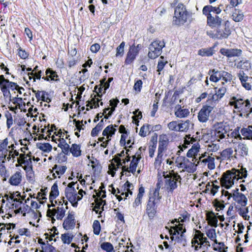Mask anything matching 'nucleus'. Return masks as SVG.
Masks as SVG:
<instances>
[{
    "label": "nucleus",
    "instance_id": "nucleus-26",
    "mask_svg": "<svg viewBox=\"0 0 252 252\" xmlns=\"http://www.w3.org/2000/svg\"><path fill=\"white\" fill-rule=\"evenodd\" d=\"M59 141L58 147L61 148L62 152L64 154L67 155L70 151L69 145L66 143L65 140L63 138H60Z\"/></svg>",
    "mask_w": 252,
    "mask_h": 252
},
{
    "label": "nucleus",
    "instance_id": "nucleus-18",
    "mask_svg": "<svg viewBox=\"0 0 252 252\" xmlns=\"http://www.w3.org/2000/svg\"><path fill=\"white\" fill-rule=\"evenodd\" d=\"M28 157H30V156L25 154H20L19 158H17V161L19 164H17L16 166H18L19 165L22 166V164H24L25 166L23 167L24 170H26L27 166H31L32 164V160L31 158H27Z\"/></svg>",
    "mask_w": 252,
    "mask_h": 252
},
{
    "label": "nucleus",
    "instance_id": "nucleus-62",
    "mask_svg": "<svg viewBox=\"0 0 252 252\" xmlns=\"http://www.w3.org/2000/svg\"><path fill=\"white\" fill-rule=\"evenodd\" d=\"M221 78H223V80H224L225 81H230L232 79V76L231 75L225 71H221Z\"/></svg>",
    "mask_w": 252,
    "mask_h": 252
},
{
    "label": "nucleus",
    "instance_id": "nucleus-36",
    "mask_svg": "<svg viewBox=\"0 0 252 252\" xmlns=\"http://www.w3.org/2000/svg\"><path fill=\"white\" fill-rule=\"evenodd\" d=\"M59 194L58 186L57 184L55 183L51 188V190L50 193V199L52 200L55 199L59 195Z\"/></svg>",
    "mask_w": 252,
    "mask_h": 252
},
{
    "label": "nucleus",
    "instance_id": "nucleus-27",
    "mask_svg": "<svg viewBox=\"0 0 252 252\" xmlns=\"http://www.w3.org/2000/svg\"><path fill=\"white\" fill-rule=\"evenodd\" d=\"M237 67L245 71L249 70L251 68V63L248 60H242L236 64Z\"/></svg>",
    "mask_w": 252,
    "mask_h": 252
},
{
    "label": "nucleus",
    "instance_id": "nucleus-43",
    "mask_svg": "<svg viewBox=\"0 0 252 252\" xmlns=\"http://www.w3.org/2000/svg\"><path fill=\"white\" fill-rule=\"evenodd\" d=\"M212 215H209L207 216L208 220L209 222V223L211 225L217 227L218 225V219L217 217L214 216V214L213 212H211Z\"/></svg>",
    "mask_w": 252,
    "mask_h": 252
},
{
    "label": "nucleus",
    "instance_id": "nucleus-11",
    "mask_svg": "<svg viewBox=\"0 0 252 252\" xmlns=\"http://www.w3.org/2000/svg\"><path fill=\"white\" fill-rule=\"evenodd\" d=\"M207 17V25L212 28H219L221 24L222 20L217 15H205Z\"/></svg>",
    "mask_w": 252,
    "mask_h": 252
},
{
    "label": "nucleus",
    "instance_id": "nucleus-20",
    "mask_svg": "<svg viewBox=\"0 0 252 252\" xmlns=\"http://www.w3.org/2000/svg\"><path fill=\"white\" fill-rule=\"evenodd\" d=\"M75 224L74 215L69 213L63 223V228L66 230L71 228Z\"/></svg>",
    "mask_w": 252,
    "mask_h": 252
},
{
    "label": "nucleus",
    "instance_id": "nucleus-31",
    "mask_svg": "<svg viewBox=\"0 0 252 252\" xmlns=\"http://www.w3.org/2000/svg\"><path fill=\"white\" fill-rule=\"evenodd\" d=\"M241 133L244 136V139H252V126H250L247 128H243L241 130Z\"/></svg>",
    "mask_w": 252,
    "mask_h": 252
},
{
    "label": "nucleus",
    "instance_id": "nucleus-4",
    "mask_svg": "<svg viewBox=\"0 0 252 252\" xmlns=\"http://www.w3.org/2000/svg\"><path fill=\"white\" fill-rule=\"evenodd\" d=\"M227 132L228 128L224 124L217 123L213 126L211 132V139L214 140V142H220L226 135L228 136Z\"/></svg>",
    "mask_w": 252,
    "mask_h": 252
},
{
    "label": "nucleus",
    "instance_id": "nucleus-35",
    "mask_svg": "<svg viewBox=\"0 0 252 252\" xmlns=\"http://www.w3.org/2000/svg\"><path fill=\"white\" fill-rule=\"evenodd\" d=\"M74 157H79L81 154V151L80 147L79 145L73 144L72 145L71 147L70 148L69 151Z\"/></svg>",
    "mask_w": 252,
    "mask_h": 252
},
{
    "label": "nucleus",
    "instance_id": "nucleus-34",
    "mask_svg": "<svg viewBox=\"0 0 252 252\" xmlns=\"http://www.w3.org/2000/svg\"><path fill=\"white\" fill-rule=\"evenodd\" d=\"M103 120H101L96 126L93 128L91 131V135L93 137L96 136L98 135V132L102 129L103 127Z\"/></svg>",
    "mask_w": 252,
    "mask_h": 252
},
{
    "label": "nucleus",
    "instance_id": "nucleus-55",
    "mask_svg": "<svg viewBox=\"0 0 252 252\" xmlns=\"http://www.w3.org/2000/svg\"><path fill=\"white\" fill-rule=\"evenodd\" d=\"M149 125H143L140 129L139 135L142 137L146 136L149 130Z\"/></svg>",
    "mask_w": 252,
    "mask_h": 252
},
{
    "label": "nucleus",
    "instance_id": "nucleus-45",
    "mask_svg": "<svg viewBox=\"0 0 252 252\" xmlns=\"http://www.w3.org/2000/svg\"><path fill=\"white\" fill-rule=\"evenodd\" d=\"M168 127L170 130L179 131V122L177 121H172L168 124Z\"/></svg>",
    "mask_w": 252,
    "mask_h": 252
},
{
    "label": "nucleus",
    "instance_id": "nucleus-39",
    "mask_svg": "<svg viewBox=\"0 0 252 252\" xmlns=\"http://www.w3.org/2000/svg\"><path fill=\"white\" fill-rule=\"evenodd\" d=\"M213 206L215 207L216 210L217 211H220V210H221L223 209V208L225 207V205L224 204V201H219L217 199H215L213 201Z\"/></svg>",
    "mask_w": 252,
    "mask_h": 252
},
{
    "label": "nucleus",
    "instance_id": "nucleus-19",
    "mask_svg": "<svg viewBox=\"0 0 252 252\" xmlns=\"http://www.w3.org/2000/svg\"><path fill=\"white\" fill-rule=\"evenodd\" d=\"M22 173L21 171H17L11 175L8 182L12 186H17L20 184L22 180Z\"/></svg>",
    "mask_w": 252,
    "mask_h": 252
},
{
    "label": "nucleus",
    "instance_id": "nucleus-16",
    "mask_svg": "<svg viewBox=\"0 0 252 252\" xmlns=\"http://www.w3.org/2000/svg\"><path fill=\"white\" fill-rule=\"evenodd\" d=\"M157 202L156 198L149 197L146 208V212L149 217H153L155 215L157 209L156 204Z\"/></svg>",
    "mask_w": 252,
    "mask_h": 252
},
{
    "label": "nucleus",
    "instance_id": "nucleus-38",
    "mask_svg": "<svg viewBox=\"0 0 252 252\" xmlns=\"http://www.w3.org/2000/svg\"><path fill=\"white\" fill-rule=\"evenodd\" d=\"M45 73L47 76L49 75V77L51 80L57 81L59 80L58 79V75H57V72L53 70L52 69L48 68Z\"/></svg>",
    "mask_w": 252,
    "mask_h": 252
},
{
    "label": "nucleus",
    "instance_id": "nucleus-30",
    "mask_svg": "<svg viewBox=\"0 0 252 252\" xmlns=\"http://www.w3.org/2000/svg\"><path fill=\"white\" fill-rule=\"evenodd\" d=\"M233 151L231 148H226L220 153L223 159H230L233 157Z\"/></svg>",
    "mask_w": 252,
    "mask_h": 252
},
{
    "label": "nucleus",
    "instance_id": "nucleus-6",
    "mask_svg": "<svg viewBox=\"0 0 252 252\" xmlns=\"http://www.w3.org/2000/svg\"><path fill=\"white\" fill-rule=\"evenodd\" d=\"M165 46L163 41L157 39L150 45L149 51L148 54V57L152 59L158 57L161 53L162 49Z\"/></svg>",
    "mask_w": 252,
    "mask_h": 252
},
{
    "label": "nucleus",
    "instance_id": "nucleus-48",
    "mask_svg": "<svg viewBox=\"0 0 252 252\" xmlns=\"http://www.w3.org/2000/svg\"><path fill=\"white\" fill-rule=\"evenodd\" d=\"M96 95L94 96V97H93L91 100L89 102V103L86 105L87 107L89 106L90 105V109H92L93 107V106H94V108H97L99 107L98 102L100 100L98 98H96V100H95Z\"/></svg>",
    "mask_w": 252,
    "mask_h": 252
},
{
    "label": "nucleus",
    "instance_id": "nucleus-14",
    "mask_svg": "<svg viewBox=\"0 0 252 252\" xmlns=\"http://www.w3.org/2000/svg\"><path fill=\"white\" fill-rule=\"evenodd\" d=\"M235 154L234 157L237 159L239 157H245L248 155V148L246 144L240 143L235 149Z\"/></svg>",
    "mask_w": 252,
    "mask_h": 252
},
{
    "label": "nucleus",
    "instance_id": "nucleus-37",
    "mask_svg": "<svg viewBox=\"0 0 252 252\" xmlns=\"http://www.w3.org/2000/svg\"><path fill=\"white\" fill-rule=\"evenodd\" d=\"M73 238V235L69 233L63 234L61 235V239L64 244H70Z\"/></svg>",
    "mask_w": 252,
    "mask_h": 252
},
{
    "label": "nucleus",
    "instance_id": "nucleus-9",
    "mask_svg": "<svg viewBox=\"0 0 252 252\" xmlns=\"http://www.w3.org/2000/svg\"><path fill=\"white\" fill-rule=\"evenodd\" d=\"M65 195L68 201L75 207L77 206V202L82 199L77 194V191L74 188H66L65 189Z\"/></svg>",
    "mask_w": 252,
    "mask_h": 252
},
{
    "label": "nucleus",
    "instance_id": "nucleus-29",
    "mask_svg": "<svg viewBox=\"0 0 252 252\" xmlns=\"http://www.w3.org/2000/svg\"><path fill=\"white\" fill-rule=\"evenodd\" d=\"M24 199V197L21 196L19 198L14 199V202H12V205L13 207L16 209V213H19L21 212L22 207L21 205L23 203L22 200Z\"/></svg>",
    "mask_w": 252,
    "mask_h": 252
},
{
    "label": "nucleus",
    "instance_id": "nucleus-12",
    "mask_svg": "<svg viewBox=\"0 0 252 252\" xmlns=\"http://www.w3.org/2000/svg\"><path fill=\"white\" fill-rule=\"evenodd\" d=\"M199 161L204 165H207L208 168L210 170L215 168V158L211 156L208 155L206 153H204L199 158Z\"/></svg>",
    "mask_w": 252,
    "mask_h": 252
},
{
    "label": "nucleus",
    "instance_id": "nucleus-53",
    "mask_svg": "<svg viewBox=\"0 0 252 252\" xmlns=\"http://www.w3.org/2000/svg\"><path fill=\"white\" fill-rule=\"evenodd\" d=\"M94 232L96 235H98L100 231V225L98 220H95L93 223Z\"/></svg>",
    "mask_w": 252,
    "mask_h": 252
},
{
    "label": "nucleus",
    "instance_id": "nucleus-1",
    "mask_svg": "<svg viewBox=\"0 0 252 252\" xmlns=\"http://www.w3.org/2000/svg\"><path fill=\"white\" fill-rule=\"evenodd\" d=\"M247 170L241 167L240 169L234 168L224 172L220 179L221 185L226 189H229L239 179L247 177Z\"/></svg>",
    "mask_w": 252,
    "mask_h": 252
},
{
    "label": "nucleus",
    "instance_id": "nucleus-61",
    "mask_svg": "<svg viewBox=\"0 0 252 252\" xmlns=\"http://www.w3.org/2000/svg\"><path fill=\"white\" fill-rule=\"evenodd\" d=\"M32 211V208L27 204L23 203V207H22L21 213H23V216L26 215V213H29Z\"/></svg>",
    "mask_w": 252,
    "mask_h": 252
},
{
    "label": "nucleus",
    "instance_id": "nucleus-41",
    "mask_svg": "<svg viewBox=\"0 0 252 252\" xmlns=\"http://www.w3.org/2000/svg\"><path fill=\"white\" fill-rule=\"evenodd\" d=\"M61 206V207H58L56 212L53 214V215H55V214H57V219L58 220H62L65 215V211L63 209V204H62Z\"/></svg>",
    "mask_w": 252,
    "mask_h": 252
},
{
    "label": "nucleus",
    "instance_id": "nucleus-59",
    "mask_svg": "<svg viewBox=\"0 0 252 252\" xmlns=\"http://www.w3.org/2000/svg\"><path fill=\"white\" fill-rule=\"evenodd\" d=\"M186 231V229L184 228V230L179 235H176L177 236L175 237V240L178 243H181L186 240L185 236L184 234Z\"/></svg>",
    "mask_w": 252,
    "mask_h": 252
},
{
    "label": "nucleus",
    "instance_id": "nucleus-21",
    "mask_svg": "<svg viewBox=\"0 0 252 252\" xmlns=\"http://www.w3.org/2000/svg\"><path fill=\"white\" fill-rule=\"evenodd\" d=\"M175 115L177 117L182 118L188 116L189 111L188 109H182L181 105H178L175 107Z\"/></svg>",
    "mask_w": 252,
    "mask_h": 252
},
{
    "label": "nucleus",
    "instance_id": "nucleus-22",
    "mask_svg": "<svg viewBox=\"0 0 252 252\" xmlns=\"http://www.w3.org/2000/svg\"><path fill=\"white\" fill-rule=\"evenodd\" d=\"M193 124L189 120L179 122V131H187L193 128Z\"/></svg>",
    "mask_w": 252,
    "mask_h": 252
},
{
    "label": "nucleus",
    "instance_id": "nucleus-64",
    "mask_svg": "<svg viewBox=\"0 0 252 252\" xmlns=\"http://www.w3.org/2000/svg\"><path fill=\"white\" fill-rule=\"evenodd\" d=\"M232 16H233V19L235 22H240L243 19L244 15H243V13H234L233 14Z\"/></svg>",
    "mask_w": 252,
    "mask_h": 252
},
{
    "label": "nucleus",
    "instance_id": "nucleus-58",
    "mask_svg": "<svg viewBox=\"0 0 252 252\" xmlns=\"http://www.w3.org/2000/svg\"><path fill=\"white\" fill-rule=\"evenodd\" d=\"M19 155V153L16 150L14 151L11 150L7 152V156L6 157V159L7 160L9 161L11 158H15V157L18 156Z\"/></svg>",
    "mask_w": 252,
    "mask_h": 252
},
{
    "label": "nucleus",
    "instance_id": "nucleus-28",
    "mask_svg": "<svg viewBox=\"0 0 252 252\" xmlns=\"http://www.w3.org/2000/svg\"><path fill=\"white\" fill-rule=\"evenodd\" d=\"M8 141L7 138L4 139L0 143V152H1L2 155L3 156L4 159H6V157L7 156V152H8Z\"/></svg>",
    "mask_w": 252,
    "mask_h": 252
},
{
    "label": "nucleus",
    "instance_id": "nucleus-7",
    "mask_svg": "<svg viewBox=\"0 0 252 252\" xmlns=\"http://www.w3.org/2000/svg\"><path fill=\"white\" fill-rule=\"evenodd\" d=\"M169 143V138L166 134H161L159 136L158 153L157 157L156 158L157 162H161L163 153L167 150V146Z\"/></svg>",
    "mask_w": 252,
    "mask_h": 252
},
{
    "label": "nucleus",
    "instance_id": "nucleus-60",
    "mask_svg": "<svg viewBox=\"0 0 252 252\" xmlns=\"http://www.w3.org/2000/svg\"><path fill=\"white\" fill-rule=\"evenodd\" d=\"M6 118V125L8 128H10V127L13 124V119L12 115L9 112H7V113L5 114V115Z\"/></svg>",
    "mask_w": 252,
    "mask_h": 252
},
{
    "label": "nucleus",
    "instance_id": "nucleus-5",
    "mask_svg": "<svg viewBox=\"0 0 252 252\" xmlns=\"http://www.w3.org/2000/svg\"><path fill=\"white\" fill-rule=\"evenodd\" d=\"M165 179L164 188L168 192L172 193L173 190L177 188V182L179 180L181 182V177L177 173L173 170L171 171L169 174L163 175Z\"/></svg>",
    "mask_w": 252,
    "mask_h": 252
},
{
    "label": "nucleus",
    "instance_id": "nucleus-47",
    "mask_svg": "<svg viewBox=\"0 0 252 252\" xmlns=\"http://www.w3.org/2000/svg\"><path fill=\"white\" fill-rule=\"evenodd\" d=\"M167 63V61L164 60V57L160 56V60L158 61L157 66V71L160 72Z\"/></svg>",
    "mask_w": 252,
    "mask_h": 252
},
{
    "label": "nucleus",
    "instance_id": "nucleus-33",
    "mask_svg": "<svg viewBox=\"0 0 252 252\" xmlns=\"http://www.w3.org/2000/svg\"><path fill=\"white\" fill-rule=\"evenodd\" d=\"M36 146L39 149L45 153L50 152L52 149V146L48 143H38L36 144Z\"/></svg>",
    "mask_w": 252,
    "mask_h": 252
},
{
    "label": "nucleus",
    "instance_id": "nucleus-52",
    "mask_svg": "<svg viewBox=\"0 0 252 252\" xmlns=\"http://www.w3.org/2000/svg\"><path fill=\"white\" fill-rule=\"evenodd\" d=\"M50 232V234H49L48 233H45V235H46V238L48 239L50 241H51L53 240V237H54L55 235L58 234V231L57 229V228L55 227H54L51 230Z\"/></svg>",
    "mask_w": 252,
    "mask_h": 252
},
{
    "label": "nucleus",
    "instance_id": "nucleus-8",
    "mask_svg": "<svg viewBox=\"0 0 252 252\" xmlns=\"http://www.w3.org/2000/svg\"><path fill=\"white\" fill-rule=\"evenodd\" d=\"M214 105L212 104L210 105L208 104L202 106L198 113V119L200 122L206 123L208 120L209 116L214 108Z\"/></svg>",
    "mask_w": 252,
    "mask_h": 252
},
{
    "label": "nucleus",
    "instance_id": "nucleus-24",
    "mask_svg": "<svg viewBox=\"0 0 252 252\" xmlns=\"http://www.w3.org/2000/svg\"><path fill=\"white\" fill-rule=\"evenodd\" d=\"M184 168L181 172H184L185 170L189 173H193L195 170V166L193 163L189 161L188 159H184L183 162Z\"/></svg>",
    "mask_w": 252,
    "mask_h": 252
},
{
    "label": "nucleus",
    "instance_id": "nucleus-46",
    "mask_svg": "<svg viewBox=\"0 0 252 252\" xmlns=\"http://www.w3.org/2000/svg\"><path fill=\"white\" fill-rule=\"evenodd\" d=\"M101 248L107 252H111L113 250V245L109 242H103L100 245Z\"/></svg>",
    "mask_w": 252,
    "mask_h": 252
},
{
    "label": "nucleus",
    "instance_id": "nucleus-51",
    "mask_svg": "<svg viewBox=\"0 0 252 252\" xmlns=\"http://www.w3.org/2000/svg\"><path fill=\"white\" fill-rule=\"evenodd\" d=\"M172 228L174 229V234L179 235L185 228L183 224L179 223L178 225L173 227Z\"/></svg>",
    "mask_w": 252,
    "mask_h": 252
},
{
    "label": "nucleus",
    "instance_id": "nucleus-63",
    "mask_svg": "<svg viewBox=\"0 0 252 252\" xmlns=\"http://www.w3.org/2000/svg\"><path fill=\"white\" fill-rule=\"evenodd\" d=\"M8 88L10 89L12 91L16 90L19 89V86L17 83L8 81V83L6 84Z\"/></svg>",
    "mask_w": 252,
    "mask_h": 252
},
{
    "label": "nucleus",
    "instance_id": "nucleus-15",
    "mask_svg": "<svg viewBox=\"0 0 252 252\" xmlns=\"http://www.w3.org/2000/svg\"><path fill=\"white\" fill-rule=\"evenodd\" d=\"M233 198L235 201L242 207L245 206L247 204V197L244 194L239 192L238 189H236L233 190Z\"/></svg>",
    "mask_w": 252,
    "mask_h": 252
},
{
    "label": "nucleus",
    "instance_id": "nucleus-54",
    "mask_svg": "<svg viewBox=\"0 0 252 252\" xmlns=\"http://www.w3.org/2000/svg\"><path fill=\"white\" fill-rule=\"evenodd\" d=\"M242 50L238 49H230V57H239L242 54Z\"/></svg>",
    "mask_w": 252,
    "mask_h": 252
},
{
    "label": "nucleus",
    "instance_id": "nucleus-49",
    "mask_svg": "<svg viewBox=\"0 0 252 252\" xmlns=\"http://www.w3.org/2000/svg\"><path fill=\"white\" fill-rule=\"evenodd\" d=\"M207 236L212 240H214L216 243H217L216 238V233L215 229H210L207 230L206 232Z\"/></svg>",
    "mask_w": 252,
    "mask_h": 252
},
{
    "label": "nucleus",
    "instance_id": "nucleus-32",
    "mask_svg": "<svg viewBox=\"0 0 252 252\" xmlns=\"http://www.w3.org/2000/svg\"><path fill=\"white\" fill-rule=\"evenodd\" d=\"M145 189L144 187L141 186L139 189V192L137 194V196L135 199V201L133 204L134 207H136L141 204V200L142 198Z\"/></svg>",
    "mask_w": 252,
    "mask_h": 252
},
{
    "label": "nucleus",
    "instance_id": "nucleus-50",
    "mask_svg": "<svg viewBox=\"0 0 252 252\" xmlns=\"http://www.w3.org/2000/svg\"><path fill=\"white\" fill-rule=\"evenodd\" d=\"M159 183L157 184V188L155 189L152 196L149 197H155L156 198V201H159L161 199V196L159 195V189H160Z\"/></svg>",
    "mask_w": 252,
    "mask_h": 252
},
{
    "label": "nucleus",
    "instance_id": "nucleus-3",
    "mask_svg": "<svg viewBox=\"0 0 252 252\" xmlns=\"http://www.w3.org/2000/svg\"><path fill=\"white\" fill-rule=\"evenodd\" d=\"M229 104L234 106L238 111L245 113L247 117L252 112V106L248 99L244 100L237 96H233L231 98Z\"/></svg>",
    "mask_w": 252,
    "mask_h": 252
},
{
    "label": "nucleus",
    "instance_id": "nucleus-57",
    "mask_svg": "<svg viewBox=\"0 0 252 252\" xmlns=\"http://www.w3.org/2000/svg\"><path fill=\"white\" fill-rule=\"evenodd\" d=\"M42 250L40 252H57L56 249L52 245L47 244L42 247Z\"/></svg>",
    "mask_w": 252,
    "mask_h": 252
},
{
    "label": "nucleus",
    "instance_id": "nucleus-25",
    "mask_svg": "<svg viewBox=\"0 0 252 252\" xmlns=\"http://www.w3.org/2000/svg\"><path fill=\"white\" fill-rule=\"evenodd\" d=\"M209 74H210V80L213 82H217L221 78V71L215 69L210 70Z\"/></svg>",
    "mask_w": 252,
    "mask_h": 252
},
{
    "label": "nucleus",
    "instance_id": "nucleus-13",
    "mask_svg": "<svg viewBox=\"0 0 252 252\" xmlns=\"http://www.w3.org/2000/svg\"><path fill=\"white\" fill-rule=\"evenodd\" d=\"M217 29L216 36L218 39L227 38L231 34V31L228 25V21L225 22L223 29H220L219 28H217Z\"/></svg>",
    "mask_w": 252,
    "mask_h": 252
},
{
    "label": "nucleus",
    "instance_id": "nucleus-17",
    "mask_svg": "<svg viewBox=\"0 0 252 252\" xmlns=\"http://www.w3.org/2000/svg\"><path fill=\"white\" fill-rule=\"evenodd\" d=\"M222 5L221 4L218 7L213 6L212 5H208L205 6L202 9V13L203 15H209V14H213L211 13L213 12L215 15H217L220 14L221 11V9L220 7Z\"/></svg>",
    "mask_w": 252,
    "mask_h": 252
},
{
    "label": "nucleus",
    "instance_id": "nucleus-40",
    "mask_svg": "<svg viewBox=\"0 0 252 252\" xmlns=\"http://www.w3.org/2000/svg\"><path fill=\"white\" fill-rule=\"evenodd\" d=\"M220 149V145L217 142H214V140L212 142L207 145V150L209 152H216Z\"/></svg>",
    "mask_w": 252,
    "mask_h": 252
},
{
    "label": "nucleus",
    "instance_id": "nucleus-2",
    "mask_svg": "<svg viewBox=\"0 0 252 252\" xmlns=\"http://www.w3.org/2000/svg\"><path fill=\"white\" fill-rule=\"evenodd\" d=\"M189 16V14L187 11L185 6L182 3H179L175 8L172 24L177 26L184 25L187 22Z\"/></svg>",
    "mask_w": 252,
    "mask_h": 252
},
{
    "label": "nucleus",
    "instance_id": "nucleus-10",
    "mask_svg": "<svg viewBox=\"0 0 252 252\" xmlns=\"http://www.w3.org/2000/svg\"><path fill=\"white\" fill-rule=\"evenodd\" d=\"M141 47V46L140 44H138L137 46L132 45L130 47L129 51L126 54V59L125 61V64H130L134 61L136 56L139 53Z\"/></svg>",
    "mask_w": 252,
    "mask_h": 252
},
{
    "label": "nucleus",
    "instance_id": "nucleus-23",
    "mask_svg": "<svg viewBox=\"0 0 252 252\" xmlns=\"http://www.w3.org/2000/svg\"><path fill=\"white\" fill-rule=\"evenodd\" d=\"M117 126L115 125H109L107 126L103 131L102 135L107 137L108 139H110L111 137L113 136L115 133L116 129L115 128Z\"/></svg>",
    "mask_w": 252,
    "mask_h": 252
},
{
    "label": "nucleus",
    "instance_id": "nucleus-44",
    "mask_svg": "<svg viewBox=\"0 0 252 252\" xmlns=\"http://www.w3.org/2000/svg\"><path fill=\"white\" fill-rule=\"evenodd\" d=\"M213 50L211 48L202 49L198 51V55L201 56H210L213 55Z\"/></svg>",
    "mask_w": 252,
    "mask_h": 252
},
{
    "label": "nucleus",
    "instance_id": "nucleus-42",
    "mask_svg": "<svg viewBox=\"0 0 252 252\" xmlns=\"http://www.w3.org/2000/svg\"><path fill=\"white\" fill-rule=\"evenodd\" d=\"M66 168L65 166H58L56 164L53 168V170H55L57 175H62L64 173Z\"/></svg>",
    "mask_w": 252,
    "mask_h": 252
},
{
    "label": "nucleus",
    "instance_id": "nucleus-56",
    "mask_svg": "<svg viewBox=\"0 0 252 252\" xmlns=\"http://www.w3.org/2000/svg\"><path fill=\"white\" fill-rule=\"evenodd\" d=\"M125 43L124 42H122L120 45L117 48L116 56H122L124 52V47Z\"/></svg>",
    "mask_w": 252,
    "mask_h": 252
}]
</instances>
